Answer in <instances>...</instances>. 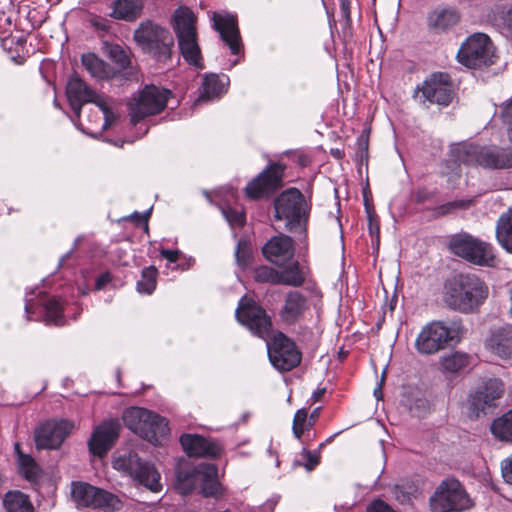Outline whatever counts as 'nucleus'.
<instances>
[{
	"mask_svg": "<svg viewBox=\"0 0 512 512\" xmlns=\"http://www.w3.org/2000/svg\"><path fill=\"white\" fill-rule=\"evenodd\" d=\"M170 95L168 89L153 84L145 85L128 103L131 123L136 125L148 116L161 113L166 108Z\"/></svg>",
	"mask_w": 512,
	"mask_h": 512,
	"instance_id": "11",
	"label": "nucleus"
},
{
	"mask_svg": "<svg viewBox=\"0 0 512 512\" xmlns=\"http://www.w3.org/2000/svg\"><path fill=\"white\" fill-rule=\"evenodd\" d=\"M19 472L29 481H36L40 476V467L35 460L26 454H19Z\"/></svg>",
	"mask_w": 512,
	"mask_h": 512,
	"instance_id": "38",
	"label": "nucleus"
},
{
	"mask_svg": "<svg viewBox=\"0 0 512 512\" xmlns=\"http://www.w3.org/2000/svg\"><path fill=\"white\" fill-rule=\"evenodd\" d=\"M213 26L219 32L223 42L228 45L231 53L238 54L241 49V41L236 18L232 15L214 14Z\"/></svg>",
	"mask_w": 512,
	"mask_h": 512,
	"instance_id": "24",
	"label": "nucleus"
},
{
	"mask_svg": "<svg viewBox=\"0 0 512 512\" xmlns=\"http://www.w3.org/2000/svg\"><path fill=\"white\" fill-rule=\"evenodd\" d=\"M221 211L224 218L231 226L244 225L246 218L242 208L225 205L221 206Z\"/></svg>",
	"mask_w": 512,
	"mask_h": 512,
	"instance_id": "43",
	"label": "nucleus"
},
{
	"mask_svg": "<svg viewBox=\"0 0 512 512\" xmlns=\"http://www.w3.org/2000/svg\"><path fill=\"white\" fill-rule=\"evenodd\" d=\"M148 216L149 214L148 213H144V214H141V213H138V212H135L131 215V219L138 225L140 224H144L146 226V228H148Z\"/></svg>",
	"mask_w": 512,
	"mask_h": 512,
	"instance_id": "54",
	"label": "nucleus"
},
{
	"mask_svg": "<svg viewBox=\"0 0 512 512\" xmlns=\"http://www.w3.org/2000/svg\"><path fill=\"white\" fill-rule=\"evenodd\" d=\"M267 350L271 364L279 371H290L301 362V352L295 343L282 332L267 342Z\"/></svg>",
	"mask_w": 512,
	"mask_h": 512,
	"instance_id": "15",
	"label": "nucleus"
},
{
	"mask_svg": "<svg viewBox=\"0 0 512 512\" xmlns=\"http://www.w3.org/2000/svg\"><path fill=\"white\" fill-rule=\"evenodd\" d=\"M66 94L70 106L77 117L80 116L82 106L86 103H94L101 99L84 81L78 76H72L66 87Z\"/></svg>",
	"mask_w": 512,
	"mask_h": 512,
	"instance_id": "22",
	"label": "nucleus"
},
{
	"mask_svg": "<svg viewBox=\"0 0 512 512\" xmlns=\"http://www.w3.org/2000/svg\"><path fill=\"white\" fill-rule=\"evenodd\" d=\"M496 239L503 249L512 254V207L497 220Z\"/></svg>",
	"mask_w": 512,
	"mask_h": 512,
	"instance_id": "28",
	"label": "nucleus"
},
{
	"mask_svg": "<svg viewBox=\"0 0 512 512\" xmlns=\"http://www.w3.org/2000/svg\"><path fill=\"white\" fill-rule=\"evenodd\" d=\"M309 309L308 299L300 291L291 290L286 293L279 311L281 321L287 325L297 323Z\"/></svg>",
	"mask_w": 512,
	"mask_h": 512,
	"instance_id": "23",
	"label": "nucleus"
},
{
	"mask_svg": "<svg viewBox=\"0 0 512 512\" xmlns=\"http://www.w3.org/2000/svg\"><path fill=\"white\" fill-rule=\"evenodd\" d=\"M340 9L343 17L350 21V1L349 0H341Z\"/></svg>",
	"mask_w": 512,
	"mask_h": 512,
	"instance_id": "56",
	"label": "nucleus"
},
{
	"mask_svg": "<svg viewBox=\"0 0 512 512\" xmlns=\"http://www.w3.org/2000/svg\"><path fill=\"white\" fill-rule=\"evenodd\" d=\"M264 257L271 263L284 267L294 258V242L290 236L272 237L262 248Z\"/></svg>",
	"mask_w": 512,
	"mask_h": 512,
	"instance_id": "21",
	"label": "nucleus"
},
{
	"mask_svg": "<svg viewBox=\"0 0 512 512\" xmlns=\"http://www.w3.org/2000/svg\"><path fill=\"white\" fill-rule=\"evenodd\" d=\"M424 98L430 103L448 106L453 99L450 77L445 73H434L421 87Z\"/></svg>",
	"mask_w": 512,
	"mask_h": 512,
	"instance_id": "20",
	"label": "nucleus"
},
{
	"mask_svg": "<svg viewBox=\"0 0 512 512\" xmlns=\"http://www.w3.org/2000/svg\"><path fill=\"white\" fill-rule=\"evenodd\" d=\"M45 320L48 323L55 325H62L63 323V309L56 299H49L44 304Z\"/></svg>",
	"mask_w": 512,
	"mask_h": 512,
	"instance_id": "42",
	"label": "nucleus"
},
{
	"mask_svg": "<svg viewBox=\"0 0 512 512\" xmlns=\"http://www.w3.org/2000/svg\"><path fill=\"white\" fill-rule=\"evenodd\" d=\"M471 204V200H459V201H453L446 205L447 211L451 209H457V208H467Z\"/></svg>",
	"mask_w": 512,
	"mask_h": 512,
	"instance_id": "55",
	"label": "nucleus"
},
{
	"mask_svg": "<svg viewBox=\"0 0 512 512\" xmlns=\"http://www.w3.org/2000/svg\"><path fill=\"white\" fill-rule=\"evenodd\" d=\"M486 348L502 359L512 358V326L504 325L494 329L486 340Z\"/></svg>",
	"mask_w": 512,
	"mask_h": 512,
	"instance_id": "26",
	"label": "nucleus"
},
{
	"mask_svg": "<svg viewBox=\"0 0 512 512\" xmlns=\"http://www.w3.org/2000/svg\"><path fill=\"white\" fill-rule=\"evenodd\" d=\"M95 105L99 107L104 115L103 129L109 128L116 121L117 116L102 97Z\"/></svg>",
	"mask_w": 512,
	"mask_h": 512,
	"instance_id": "46",
	"label": "nucleus"
},
{
	"mask_svg": "<svg viewBox=\"0 0 512 512\" xmlns=\"http://www.w3.org/2000/svg\"><path fill=\"white\" fill-rule=\"evenodd\" d=\"M470 364V356L462 351H453L440 358V366L444 372L455 374Z\"/></svg>",
	"mask_w": 512,
	"mask_h": 512,
	"instance_id": "33",
	"label": "nucleus"
},
{
	"mask_svg": "<svg viewBox=\"0 0 512 512\" xmlns=\"http://www.w3.org/2000/svg\"><path fill=\"white\" fill-rule=\"evenodd\" d=\"M157 269L154 266L142 270L141 279L137 281V290L140 293L151 294L156 288Z\"/></svg>",
	"mask_w": 512,
	"mask_h": 512,
	"instance_id": "39",
	"label": "nucleus"
},
{
	"mask_svg": "<svg viewBox=\"0 0 512 512\" xmlns=\"http://www.w3.org/2000/svg\"><path fill=\"white\" fill-rule=\"evenodd\" d=\"M108 55L121 69H125L130 65V58L120 45H110L108 47Z\"/></svg>",
	"mask_w": 512,
	"mask_h": 512,
	"instance_id": "44",
	"label": "nucleus"
},
{
	"mask_svg": "<svg viewBox=\"0 0 512 512\" xmlns=\"http://www.w3.org/2000/svg\"><path fill=\"white\" fill-rule=\"evenodd\" d=\"M459 21L458 13L451 8L435 9L428 16V25L437 30H446Z\"/></svg>",
	"mask_w": 512,
	"mask_h": 512,
	"instance_id": "31",
	"label": "nucleus"
},
{
	"mask_svg": "<svg viewBox=\"0 0 512 512\" xmlns=\"http://www.w3.org/2000/svg\"><path fill=\"white\" fill-rule=\"evenodd\" d=\"M253 276L256 282L280 285L279 271L272 267L266 265L256 267Z\"/></svg>",
	"mask_w": 512,
	"mask_h": 512,
	"instance_id": "41",
	"label": "nucleus"
},
{
	"mask_svg": "<svg viewBox=\"0 0 512 512\" xmlns=\"http://www.w3.org/2000/svg\"><path fill=\"white\" fill-rule=\"evenodd\" d=\"M326 389L325 388H319L317 389L316 391L313 392L312 396H311V399L313 402H317V401H320L321 398L323 397L324 393H325Z\"/></svg>",
	"mask_w": 512,
	"mask_h": 512,
	"instance_id": "58",
	"label": "nucleus"
},
{
	"mask_svg": "<svg viewBox=\"0 0 512 512\" xmlns=\"http://www.w3.org/2000/svg\"><path fill=\"white\" fill-rule=\"evenodd\" d=\"M161 256L168 260L171 263H175L178 261L180 252L178 250H169V249H163L160 252Z\"/></svg>",
	"mask_w": 512,
	"mask_h": 512,
	"instance_id": "52",
	"label": "nucleus"
},
{
	"mask_svg": "<svg viewBox=\"0 0 512 512\" xmlns=\"http://www.w3.org/2000/svg\"><path fill=\"white\" fill-rule=\"evenodd\" d=\"M143 429L145 432L139 433V436L150 443H156L159 437H163L167 434L168 423L163 417L151 412V419L145 421Z\"/></svg>",
	"mask_w": 512,
	"mask_h": 512,
	"instance_id": "30",
	"label": "nucleus"
},
{
	"mask_svg": "<svg viewBox=\"0 0 512 512\" xmlns=\"http://www.w3.org/2000/svg\"><path fill=\"white\" fill-rule=\"evenodd\" d=\"M449 247L452 253L474 265L495 267L498 264L493 246L470 234L463 233L454 236Z\"/></svg>",
	"mask_w": 512,
	"mask_h": 512,
	"instance_id": "9",
	"label": "nucleus"
},
{
	"mask_svg": "<svg viewBox=\"0 0 512 512\" xmlns=\"http://www.w3.org/2000/svg\"><path fill=\"white\" fill-rule=\"evenodd\" d=\"M203 194L205 195V197L211 202L210 200V194L208 191H204Z\"/></svg>",
	"mask_w": 512,
	"mask_h": 512,
	"instance_id": "63",
	"label": "nucleus"
},
{
	"mask_svg": "<svg viewBox=\"0 0 512 512\" xmlns=\"http://www.w3.org/2000/svg\"><path fill=\"white\" fill-rule=\"evenodd\" d=\"M235 259L238 266L246 268L251 263L252 248L247 239H239L235 249Z\"/></svg>",
	"mask_w": 512,
	"mask_h": 512,
	"instance_id": "40",
	"label": "nucleus"
},
{
	"mask_svg": "<svg viewBox=\"0 0 512 512\" xmlns=\"http://www.w3.org/2000/svg\"><path fill=\"white\" fill-rule=\"evenodd\" d=\"M320 412V407L315 408L312 413L308 416L307 415V429H310L316 422Z\"/></svg>",
	"mask_w": 512,
	"mask_h": 512,
	"instance_id": "57",
	"label": "nucleus"
},
{
	"mask_svg": "<svg viewBox=\"0 0 512 512\" xmlns=\"http://www.w3.org/2000/svg\"><path fill=\"white\" fill-rule=\"evenodd\" d=\"M249 416H250L249 412L243 413L241 416V422L245 423L247 421V419L249 418Z\"/></svg>",
	"mask_w": 512,
	"mask_h": 512,
	"instance_id": "62",
	"label": "nucleus"
},
{
	"mask_svg": "<svg viewBox=\"0 0 512 512\" xmlns=\"http://www.w3.org/2000/svg\"><path fill=\"white\" fill-rule=\"evenodd\" d=\"M307 410L305 408L297 410L293 418L292 431L296 439H300L307 429Z\"/></svg>",
	"mask_w": 512,
	"mask_h": 512,
	"instance_id": "45",
	"label": "nucleus"
},
{
	"mask_svg": "<svg viewBox=\"0 0 512 512\" xmlns=\"http://www.w3.org/2000/svg\"><path fill=\"white\" fill-rule=\"evenodd\" d=\"M228 81L229 79L225 75L222 77H219L215 74L207 75L204 78L202 93L198 100H210L212 98L218 97L223 92H225V87L228 84Z\"/></svg>",
	"mask_w": 512,
	"mask_h": 512,
	"instance_id": "32",
	"label": "nucleus"
},
{
	"mask_svg": "<svg viewBox=\"0 0 512 512\" xmlns=\"http://www.w3.org/2000/svg\"><path fill=\"white\" fill-rule=\"evenodd\" d=\"M311 206L297 188L283 191L274 201L275 218L292 232L305 234Z\"/></svg>",
	"mask_w": 512,
	"mask_h": 512,
	"instance_id": "5",
	"label": "nucleus"
},
{
	"mask_svg": "<svg viewBox=\"0 0 512 512\" xmlns=\"http://www.w3.org/2000/svg\"><path fill=\"white\" fill-rule=\"evenodd\" d=\"M133 38L145 52L151 54L158 61H165L171 57L174 38L167 28L151 20H146L139 24L134 31Z\"/></svg>",
	"mask_w": 512,
	"mask_h": 512,
	"instance_id": "7",
	"label": "nucleus"
},
{
	"mask_svg": "<svg viewBox=\"0 0 512 512\" xmlns=\"http://www.w3.org/2000/svg\"><path fill=\"white\" fill-rule=\"evenodd\" d=\"M398 492H399V486H396V487H395V493H396V497H397V499H398L399 501H401V502H405L406 500H409V497H408V496H406V495H404V494H403V498H400V496L398 495Z\"/></svg>",
	"mask_w": 512,
	"mask_h": 512,
	"instance_id": "61",
	"label": "nucleus"
},
{
	"mask_svg": "<svg viewBox=\"0 0 512 512\" xmlns=\"http://www.w3.org/2000/svg\"><path fill=\"white\" fill-rule=\"evenodd\" d=\"M90 24L95 29L101 31H108L110 28V22L106 18L100 16H93L90 19Z\"/></svg>",
	"mask_w": 512,
	"mask_h": 512,
	"instance_id": "51",
	"label": "nucleus"
},
{
	"mask_svg": "<svg viewBox=\"0 0 512 512\" xmlns=\"http://www.w3.org/2000/svg\"><path fill=\"white\" fill-rule=\"evenodd\" d=\"M285 165L272 163L245 187L250 199L268 197L282 186Z\"/></svg>",
	"mask_w": 512,
	"mask_h": 512,
	"instance_id": "17",
	"label": "nucleus"
},
{
	"mask_svg": "<svg viewBox=\"0 0 512 512\" xmlns=\"http://www.w3.org/2000/svg\"><path fill=\"white\" fill-rule=\"evenodd\" d=\"M504 383L497 378H488L475 389L469 397V411L474 417L496 407V402L503 396Z\"/></svg>",
	"mask_w": 512,
	"mask_h": 512,
	"instance_id": "16",
	"label": "nucleus"
},
{
	"mask_svg": "<svg viewBox=\"0 0 512 512\" xmlns=\"http://www.w3.org/2000/svg\"><path fill=\"white\" fill-rule=\"evenodd\" d=\"M196 16L187 7L174 11L172 27L177 36L180 53L184 60L197 69H202L203 59L197 42Z\"/></svg>",
	"mask_w": 512,
	"mask_h": 512,
	"instance_id": "4",
	"label": "nucleus"
},
{
	"mask_svg": "<svg viewBox=\"0 0 512 512\" xmlns=\"http://www.w3.org/2000/svg\"><path fill=\"white\" fill-rule=\"evenodd\" d=\"M180 443L189 456L216 458L221 454L219 445L199 435L183 434Z\"/></svg>",
	"mask_w": 512,
	"mask_h": 512,
	"instance_id": "25",
	"label": "nucleus"
},
{
	"mask_svg": "<svg viewBox=\"0 0 512 512\" xmlns=\"http://www.w3.org/2000/svg\"><path fill=\"white\" fill-rule=\"evenodd\" d=\"M374 395L375 397L380 400L382 398V393H381V383L378 385V387H376L374 389Z\"/></svg>",
	"mask_w": 512,
	"mask_h": 512,
	"instance_id": "60",
	"label": "nucleus"
},
{
	"mask_svg": "<svg viewBox=\"0 0 512 512\" xmlns=\"http://www.w3.org/2000/svg\"><path fill=\"white\" fill-rule=\"evenodd\" d=\"M33 306L34 304L32 302V299H26L25 311L28 315L32 313Z\"/></svg>",
	"mask_w": 512,
	"mask_h": 512,
	"instance_id": "59",
	"label": "nucleus"
},
{
	"mask_svg": "<svg viewBox=\"0 0 512 512\" xmlns=\"http://www.w3.org/2000/svg\"><path fill=\"white\" fill-rule=\"evenodd\" d=\"M122 419L129 430L139 435V433L145 432L143 426L145 421L151 419V411L144 408L131 407L123 412Z\"/></svg>",
	"mask_w": 512,
	"mask_h": 512,
	"instance_id": "29",
	"label": "nucleus"
},
{
	"mask_svg": "<svg viewBox=\"0 0 512 512\" xmlns=\"http://www.w3.org/2000/svg\"><path fill=\"white\" fill-rule=\"evenodd\" d=\"M18 42L21 43V44L25 43V39L21 37V38L18 39Z\"/></svg>",
	"mask_w": 512,
	"mask_h": 512,
	"instance_id": "64",
	"label": "nucleus"
},
{
	"mask_svg": "<svg viewBox=\"0 0 512 512\" xmlns=\"http://www.w3.org/2000/svg\"><path fill=\"white\" fill-rule=\"evenodd\" d=\"M502 117L508 126V136L512 142V97L502 111ZM454 162L464 165H479L489 169L512 167V149L497 146H480L471 143H459L450 151Z\"/></svg>",
	"mask_w": 512,
	"mask_h": 512,
	"instance_id": "1",
	"label": "nucleus"
},
{
	"mask_svg": "<svg viewBox=\"0 0 512 512\" xmlns=\"http://www.w3.org/2000/svg\"><path fill=\"white\" fill-rule=\"evenodd\" d=\"M112 466L114 469L128 474L134 481L152 492H159L162 489L160 474L154 465L142 460L134 452H125L116 456L112 461Z\"/></svg>",
	"mask_w": 512,
	"mask_h": 512,
	"instance_id": "10",
	"label": "nucleus"
},
{
	"mask_svg": "<svg viewBox=\"0 0 512 512\" xmlns=\"http://www.w3.org/2000/svg\"><path fill=\"white\" fill-rule=\"evenodd\" d=\"M301 454L306 459L305 468L308 471L313 470L320 462V455L318 451L312 452L304 448Z\"/></svg>",
	"mask_w": 512,
	"mask_h": 512,
	"instance_id": "47",
	"label": "nucleus"
},
{
	"mask_svg": "<svg viewBox=\"0 0 512 512\" xmlns=\"http://www.w3.org/2000/svg\"><path fill=\"white\" fill-rule=\"evenodd\" d=\"M144 0H114L109 16L116 20L134 22L141 17Z\"/></svg>",
	"mask_w": 512,
	"mask_h": 512,
	"instance_id": "27",
	"label": "nucleus"
},
{
	"mask_svg": "<svg viewBox=\"0 0 512 512\" xmlns=\"http://www.w3.org/2000/svg\"><path fill=\"white\" fill-rule=\"evenodd\" d=\"M71 496L77 508L115 512L121 510L123 506L115 494L86 482H72Z\"/></svg>",
	"mask_w": 512,
	"mask_h": 512,
	"instance_id": "12",
	"label": "nucleus"
},
{
	"mask_svg": "<svg viewBox=\"0 0 512 512\" xmlns=\"http://www.w3.org/2000/svg\"><path fill=\"white\" fill-rule=\"evenodd\" d=\"M3 505L6 512H33V506L28 496L20 491L7 492Z\"/></svg>",
	"mask_w": 512,
	"mask_h": 512,
	"instance_id": "35",
	"label": "nucleus"
},
{
	"mask_svg": "<svg viewBox=\"0 0 512 512\" xmlns=\"http://www.w3.org/2000/svg\"><path fill=\"white\" fill-rule=\"evenodd\" d=\"M120 429L118 420L106 421L97 426L88 440L89 452L99 458L104 457L118 439Z\"/></svg>",
	"mask_w": 512,
	"mask_h": 512,
	"instance_id": "19",
	"label": "nucleus"
},
{
	"mask_svg": "<svg viewBox=\"0 0 512 512\" xmlns=\"http://www.w3.org/2000/svg\"><path fill=\"white\" fill-rule=\"evenodd\" d=\"M444 301L462 313L475 311L488 297V286L473 274H458L445 283Z\"/></svg>",
	"mask_w": 512,
	"mask_h": 512,
	"instance_id": "2",
	"label": "nucleus"
},
{
	"mask_svg": "<svg viewBox=\"0 0 512 512\" xmlns=\"http://www.w3.org/2000/svg\"><path fill=\"white\" fill-rule=\"evenodd\" d=\"M175 489L181 495H189L195 489H199L200 494L207 498L218 499L223 495V487L218 481L217 467L208 463L177 469Z\"/></svg>",
	"mask_w": 512,
	"mask_h": 512,
	"instance_id": "3",
	"label": "nucleus"
},
{
	"mask_svg": "<svg viewBox=\"0 0 512 512\" xmlns=\"http://www.w3.org/2000/svg\"><path fill=\"white\" fill-rule=\"evenodd\" d=\"M111 275L109 273H103L96 279L95 288L97 290L102 289L106 284L111 281Z\"/></svg>",
	"mask_w": 512,
	"mask_h": 512,
	"instance_id": "53",
	"label": "nucleus"
},
{
	"mask_svg": "<svg viewBox=\"0 0 512 512\" xmlns=\"http://www.w3.org/2000/svg\"><path fill=\"white\" fill-rule=\"evenodd\" d=\"M472 506L465 487L453 477L443 479L429 498L431 512H463Z\"/></svg>",
	"mask_w": 512,
	"mask_h": 512,
	"instance_id": "8",
	"label": "nucleus"
},
{
	"mask_svg": "<svg viewBox=\"0 0 512 512\" xmlns=\"http://www.w3.org/2000/svg\"><path fill=\"white\" fill-rule=\"evenodd\" d=\"M366 512H395V511L386 502L378 499V500H374L371 504H369Z\"/></svg>",
	"mask_w": 512,
	"mask_h": 512,
	"instance_id": "50",
	"label": "nucleus"
},
{
	"mask_svg": "<svg viewBox=\"0 0 512 512\" xmlns=\"http://www.w3.org/2000/svg\"><path fill=\"white\" fill-rule=\"evenodd\" d=\"M495 49L488 35L474 33L462 43L457 59L468 68H481L494 63Z\"/></svg>",
	"mask_w": 512,
	"mask_h": 512,
	"instance_id": "13",
	"label": "nucleus"
},
{
	"mask_svg": "<svg viewBox=\"0 0 512 512\" xmlns=\"http://www.w3.org/2000/svg\"><path fill=\"white\" fill-rule=\"evenodd\" d=\"M73 424L67 420H48L35 431L38 449H57L71 433Z\"/></svg>",
	"mask_w": 512,
	"mask_h": 512,
	"instance_id": "18",
	"label": "nucleus"
},
{
	"mask_svg": "<svg viewBox=\"0 0 512 512\" xmlns=\"http://www.w3.org/2000/svg\"><path fill=\"white\" fill-rule=\"evenodd\" d=\"M81 61L91 76L101 80L111 76L110 67L94 53L83 54Z\"/></svg>",
	"mask_w": 512,
	"mask_h": 512,
	"instance_id": "34",
	"label": "nucleus"
},
{
	"mask_svg": "<svg viewBox=\"0 0 512 512\" xmlns=\"http://www.w3.org/2000/svg\"><path fill=\"white\" fill-rule=\"evenodd\" d=\"M464 329L461 323L433 321L425 325L415 340L416 350L423 355L435 354L451 343H458Z\"/></svg>",
	"mask_w": 512,
	"mask_h": 512,
	"instance_id": "6",
	"label": "nucleus"
},
{
	"mask_svg": "<svg viewBox=\"0 0 512 512\" xmlns=\"http://www.w3.org/2000/svg\"><path fill=\"white\" fill-rule=\"evenodd\" d=\"M501 472L504 481L512 484V455L502 461Z\"/></svg>",
	"mask_w": 512,
	"mask_h": 512,
	"instance_id": "49",
	"label": "nucleus"
},
{
	"mask_svg": "<svg viewBox=\"0 0 512 512\" xmlns=\"http://www.w3.org/2000/svg\"><path fill=\"white\" fill-rule=\"evenodd\" d=\"M491 432L498 440L512 443V409L493 420Z\"/></svg>",
	"mask_w": 512,
	"mask_h": 512,
	"instance_id": "36",
	"label": "nucleus"
},
{
	"mask_svg": "<svg viewBox=\"0 0 512 512\" xmlns=\"http://www.w3.org/2000/svg\"><path fill=\"white\" fill-rule=\"evenodd\" d=\"M357 147L360 155V159L363 160L364 158H367L368 156V146H369V136L367 132H363L358 138H357Z\"/></svg>",
	"mask_w": 512,
	"mask_h": 512,
	"instance_id": "48",
	"label": "nucleus"
},
{
	"mask_svg": "<svg viewBox=\"0 0 512 512\" xmlns=\"http://www.w3.org/2000/svg\"><path fill=\"white\" fill-rule=\"evenodd\" d=\"M237 320L254 335L266 339L269 337L272 322L266 311L253 300L241 298L235 312Z\"/></svg>",
	"mask_w": 512,
	"mask_h": 512,
	"instance_id": "14",
	"label": "nucleus"
},
{
	"mask_svg": "<svg viewBox=\"0 0 512 512\" xmlns=\"http://www.w3.org/2000/svg\"><path fill=\"white\" fill-rule=\"evenodd\" d=\"M288 267L279 271L280 285H287L292 287H300L305 282V275L300 268V264L296 260L288 263Z\"/></svg>",
	"mask_w": 512,
	"mask_h": 512,
	"instance_id": "37",
	"label": "nucleus"
}]
</instances>
